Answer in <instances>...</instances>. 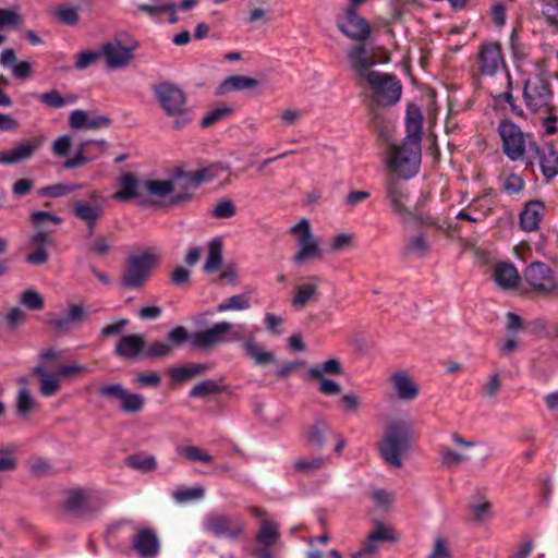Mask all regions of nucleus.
Segmentation results:
<instances>
[{"label":"nucleus","mask_w":558,"mask_h":558,"mask_svg":"<svg viewBox=\"0 0 558 558\" xmlns=\"http://www.w3.org/2000/svg\"><path fill=\"white\" fill-rule=\"evenodd\" d=\"M412 427L408 422H391L379 442L383 459L395 468L403 465V457L410 448Z\"/></svg>","instance_id":"nucleus-1"},{"label":"nucleus","mask_w":558,"mask_h":558,"mask_svg":"<svg viewBox=\"0 0 558 558\" xmlns=\"http://www.w3.org/2000/svg\"><path fill=\"white\" fill-rule=\"evenodd\" d=\"M385 165L391 177L409 180L415 177L421 166V145L402 142L390 147Z\"/></svg>","instance_id":"nucleus-2"},{"label":"nucleus","mask_w":558,"mask_h":558,"mask_svg":"<svg viewBox=\"0 0 558 558\" xmlns=\"http://www.w3.org/2000/svg\"><path fill=\"white\" fill-rule=\"evenodd\" d=\"M160 260L161 255L151 248L132 254L122 272L121 284L130 290L144 287Z\"/></svg>","instance_id":"nucleus-3"},{"label":"nucleus","mask_w":558,"mask_h":558,"mask_svg":"<svg viewBox=\"0 0 558 558\" xmlns=\"http://www.w3.org/2000/svg\"><path fill=\"white\" fill-rule=\"evenodd\" d=\"M155 96L166 116L173 120L175 129H181L191 122L192 116L186 108V98L177 85L165 82L155 87Z\"/></svg>","instance_id":"nucleus-4"},{"label":"nucleus","mask_w":558,"mask_h":558,"mask_svg":"<svg viewBox=\"0 0 558 558\" xmlns=\"http://www.w3.org/2000/svg\"><path fill=\"white\" fill-rule=\"evenodd\" d=\"M243 324L233 325L222 320L210 327L192 332V347L198 350H207L225 342H235L243 339Z\"/></svg>","instance_id":"nucleus-5"},{"label":"nucleus","mask_w":558,"mask_h":558,"mask_svg":"<svg viewBox=\"0 0 558 558\" xmlns=\"http://www.w3.org/2000/svg\"><path fill=\"white\" fill-rule=\"evenodd\" d=\"M290 234L295 240L296 251L293 255V262L296 265H303L306 262L320 259L324 251L319 240L313 233L311 222L307 218H301L289 229Z\"/></svg>","instance_id":"nucleus-6"},{"label":"nucleus","mask_w":558,"mask_h":558,"mask_svg":"<svg viewBox=\"0 0 558 558\" xmlns=\"http://www.w3.org/2000/svg\"><path fill=\"white\" fill-rule=\"evenodd\" d=\"M523 97L525 106L534 112L550 110L553 92L549 74L546 71H538L530 75L524 84Z\"/></svg>","instance_id":"nucleus-7"},{"label":"nucleus","mask_w":558,"mask_h":558,"mask_svg":"<svg viewBox=\"0 0 558 558\" xmlns=\"http://www.w3.org/2000/svg\"><path fill=\"white\" fill-rule=\"evenodd\" d=\"M372 89V97L377 105L391 106L400 100L402 86L400 82L388 74L372 72L365 80Z\"/></svg>","instance_id":"nucleus-8"},{"label":"nucleus","mask_w":558,"mask_h":558,"mask_svg":"<svg viewBox=\"0 0 558 558\" xmlns=\"http://www.w3.org/2000/svg\"><path fill=\"white\" fill-rule=\"evenodd\" d=\"M385 203L403 220L413 216L409 189L397 178L389 177L385 182Z\"/></svg>","instance_id":"nucleus-9"},{"label":"nucleus","mask_w":558,"mask_h":558,"mask_svg":"<svg viewBox=\"0 0 558 558\" xmlns=\"http://www.w3.org/2000/svg\"><path fill=\"white\" fill-rule=\"evenodd\" d=\"M523 278L537 293L549 294L558 289V276L542 262L530 264L523 272Z\"/></svg>","instance_id":"nucleus-10"},{"label":"nucleus","mask_w":558,"mask_h":558,"mask_svg":"<svg viewBox=\"0 0 558 558\" xmlns=\"http://www.w3.org/2000/svg\"><path fill=\"white\" fill-rule=\"evenodd\" d=\"M208 178L207 169H203L194 173L178 172L171 175L173 193L170 204L175 205L189 201L192 197L193 192L202 182L207 181Z\"/></svg>","instance_id":"nucleus-11"},{"label":"nucleus","mask_w":558,"mask_h":558,"mask_svg":"<svg viewBox=\"0 0 558 558\" xmlns=\"http://www.w3.org/2000/svg\"><path fill=\"white\" fill-rule=\"evenodd\" d=\"M279 538V524L271 520H263L255 537L257 546L253 555L256 558H277L275 546Z\"/></svg>","instance_id":"nucleus-12"},{"label":"nucleus","mask_w":558,"mask_h":558,"mask_svg":"<svg viewBox=\"0 0 558 558\" xmlns=\"http://www.w3.org/2000/svg\"><path fill=\"white\" fill-rule=\"evenodd\" d=\"M505 154L511 160H519L525 153V137L520 126L511 121H502L498 126Z\"/></svg>","instance_id":"nucleus-13"},{"label":"nucleus","mask_w":558,"mask_h":558,"mask_svg":"<svg viewBox=\"0 0 558 558\" xmlns=\"http://www.w3.org/2000/svg\"><path fill=\"white\" fill-rule=\"evenodd\" d=\"M203 529L218 537H228L236 539L244 531V523L233 521L231 518L218 513H208L203 521Z\"/></svg>","instance_id":"nucleus-14"},{"label":"nucleus","mask_w":558,"mask_h":558,"mask_svg":"<svg viewBox=\"0 0 558 558\" xmlns=\"http://www.w3.org/2000/svg\"><path fill=\"white\" fill-rule=\"evenodd\" d=\"M136 47L137 45L125 47L120 41H109L101 47V56L105 57L109 69L118 70L131 63Z\"/></svg>","instance_id":"nucleus-15"},{"label":"nucleus","mask_w":558,"mask_h":558,"mask_svg":"<svg viewBox=\"0 0 558 558\" xmlns=\"http://www.w3.org/2000/svg\"><path fill=\"white\" fill-rule=\"evenodd\" d=\"M338 27L343 35L353 40H365L369 35V26L352 8L347 9L345 17L338 19Z\"/></svg>","instance_id":"nucleus-16"},{"label":"nucleus","mask_w":558,"mask_h":558,"mask_svg":"<svg viewBox=\"0 0 558 558\" xmlns=\"http://www.w3.org/2000/svg\"><path fill=\"white\" fill-rule=\"evenodd\" d=\"M111 119L106 114L75 109L70 113L69 125L73 130H99L108 128Z\"/></svg>","instance_id":"nucleus-17"},{"label":"nucleus","mask_w":558,"mask_h":558,"mask_svg":"<svg viewBox=\"0 0 558 558\" xmlns=\"http://www.w3.org/2000/svg\"><path fill=\"white\" fill-rule=\"evenodd\" d=\"M173 186L171 178L167 180L149 179L144 181V204L161 205L170 204Z\"/></svg>","instance_id":"nucleus-18"},{"label":"nucleus","mask_w":558,"mask_h":558,"mask_svg":"<svg viewBox=\"0 0 558 558\" xmlns=\"http://www.w3.org/2000/svg\"><path fill=\"white\" fill-rule=\"evenodd\" d=\"M505 68L506 63L499 44L487 43L481 46L480 69L483 74L492 76Z\"/></svg>","instance_id":"nucleus-19"},{"label":"nucleus","mask_w":558,"mask_h":558,"mask_svg":"<svg viewBox=\"0 0 558 558\" xmlns=\"http://www.w3.org/2000/svg\"><path fill=\"white\" fill-rule=\"evenodd\" d=\"M137 9L141 12L146 13L155 23H162L165 21L162 15L165 14L168 15L167 22L169 24H175L179 22V17L177 15L178 4L174 2L153 0L150 3H140Z\"/></svg>","instance_id":"nucleus-20"},{"label":"nucleus","mask_w":558,"mask_h":558,"mask_svg":"<svg viewBox=\"0 0 558 558\" xmlns=\"http://www.w3.org/2000/svg\"><path fill=\"white\" fill-rule=\"evenodd\" d=\"M117 201H130L138 198L144 204V181H140L134 173L128 172L121 175L119 180V190L112 194Z\"/></svg>","instance_id":"nucleus-21"},{"label":"nucleus","mask_w":558,"mask_h":558,"mask_svg":"<svg viewBox=\"0 0 558 558\" xmlns=\"http://www.w3.org/2000/svg\"><path fill=\"white\" fill-rule=\"evenodd\" d=\"M347 57L350 68L360 77L366 80L367 74L373 72L369 69L375 65L376 61L364 45H357L350 48Z\"/></svg>","instance_id":"nucleus-22"},{"label":"nucleus","mask_w":558,"mask_h":558,"mask_svg":"<svg viewBox=\"0 0 558 558\" xmlns=\"http://www.w3.org/2000/svg\"><path fill=\"white\" fill-rule=\"evenodd\" d=\"M146 338L142 333L123 336L114 348V353L125 360L144 357Z\"/></svg>","instance_id":"nucleus-23"},{"label":"nucleus","mask_w":558,"mask_h":558,"mask_svg":"<svg viewBox=\"0 0 558 558\" xmlns=\"http://www.w3.org/2000/svg\"><path fill=\"white\" fill-rule=\"evenodd\" d=\"M44 138L34 142H22L9 150L0 151L1 165H14L28 160L34 151L40 147Z\"/></svg>","instance_id":"nucleus-24"},{"label":"nucleus","mask_w":558,"mask_h":558,"mask_svg":"<svg viewBox=\"0 0 558 558\" xmlns=\"http://www.w3.org/2000/svg\"><path fill=\"white\" fill-rule=\"evenodd\" d=\"M391 381L399 399L412 401L417 397L418 387L408 371H397L392 374Z\"/></svg>","instance_id":"nucleus-25"},{"label":"nucleus","mask_w":558,"mask_h":558,"mask_svg":"<svg viewBox=\"0 0 558 558\" xmlns=\"http://www.w3.org/2000/svg\"><path fill=\"white\" fill-rule=\"evenodd\" d=\"M545 214V205L541 201H530L525 204L520 214V227L522 230L531 232L538 229L541 220Z\"/></svg>","instance_id":"nucleus-26"},{"label":"nucleus","mask_w":558,"mask_h":558,"mask_svg":"<svg viewBox=\"0 0 558 558\" xmlns=\"http://www.w3.org/2000/svg\"><path fill=\"white\" fill-rule=\"evenodd\" d=\"M134 548L143 558H154L159 551L156 534L148 529L141 530L133 539Z\"/></svg>","instance_id":"nucleus-27"},{"label":"nucleus","mask_w":558,"mask_h":558,"mask_svg":"<svg viewBox=\"0 0 558 558\" xmlns=\"http://www.w3.org/2000/svg\"><path fill=\"white\" fill-rule=\"evenodd\" d=\"M34 373L40 377L39 392L44 397L56 395L61 387V377L58 372H48L44 366L38 365L34 368Z\"/></svg>","instance_id":"nucleus-28"},{"label":"nucleus","mask_w":558,"mask_h":558,"mask_svg":"<svg viewBox=\"0 0 558 558\" xmlns=\"http://www.w3.org/2000/svg\"><path fill=\"white\" fill-rule=\"evenodd\" d=\"M539 166L544 177L551 179L558 174V151L550 145L537 149Z\"/></svg>","instance_id":"nucleus-29"},{"label":"nucleus","mask_w":558,"mask_h":558,"mask_svg":"<svg viewBox=\"0 0 558 558\" xmlns=\"http://www.w3.org/2000/svg\"><path fill=\"white\" fill-rule=\"evenodd\" d=\"M422 116L418 108H410L407 113V136L404 142L421 145L422 140Z\"/></svg>","instance_id":"nucleus-30"},{"label":"nucleus","mask_w":558,"mask_h":558,"mask_svg":"<svg viewBox=\"0 0 558 558\" xmlns=\"http://www.w3.org/2000/svg\"><path fill=\"white\" fill-rule=\"evenodd\" d=\"M399 536L396 532V530L385 523L381 520H377L374 522V529L368 533L366 537V542H368L372 545H377L379 542H390L396 543L398 542Z\"/></svg>","instance_id":"nucleus-31"},{"label":"nucleus","mask_w":558,"mask_h":558,"mask_svg":"<svg viewBox=\"0 0 558 558\" xmlns=\"http://www.w3.org/2000/svg\"><path fill=\"white\" fill-rule=\"evenodd\" d=\"M73 214L78 219L84 220L88 225V228L93 230L97 220L101 217L102 207L80 201L74 204Z\"/></svg>","instance_id":"nucleus-32"},{"label":"nucleus","mask_w":558,"mask_h":558,"mask_svg":"<svg viewBox=\"0 0 558 558\" xmlns=\"http://www.w3.org/2000/svg\"><path fill=\"white\" fill-rule=\"evenodd\" d=\"M246 353L254 360L258 366L276 363L275 354L265 350L254 338H250L243 342Z\"/></svg>","instance_id":"nucleus-33"},{"label":"nucleus","mask_w":558,"mask_h":558,"mask_svg":"<svg viewBox=\"0 0 558 558\" xmlns=\"http://www.w3.org/2000/svg\"><path fill=\"white\" fill-rule=\"evenodd\" d=\"M495 281L504 289L513 288L519 281L517 268L511 264H498L494 271Z\"/></svg>","instance_id":"nucleus-34"},{"label":"nucleus","mask_w":558,"mask_h":558,"mask_svg":"<svg viewBox=\"0 0 558 558\" xmlns=\"http://www.w3.org/2000/svg\"><path fill=\"white\" fill-rule=\"evenodd\" d=\"M259 82L255 78L244 75H233L227 77L219 86L220 94H227L235 90L252 89L258 86Z\"/></svg>","instance_id":"nucleus-35"},{"label":"nucleus","mask_w":558,"mask_h":558,"mask_svg":"<svg viewBox=\"0 0 558 558\" xmlns=\"http://www.w3.org/2000/svg\"><path fill=\"white\" fill-rule=\"evenodd\" d=\"M85 317V307L82 304H72L64 312L63 316L53 319V325L59 329H65L70 325L83 322Z\"/></svg>","instance_id":"nucleus-36"},{"label":"nucleus","mask_w":558,"mask_h":558,"mask_svg":"<svg viewBox=\"0 0 558 558\" xmlns=\"http://www.w3.org/2000/svg\"><path fill=\"white\" fill-rule=\"evenodd\" d=\"M222 265V242L215 238L208 242V254L204 270L208 274L217 271Z\"/></svg>","instance_id":"nucleus-37"},{"label":"nucleus","mask_w":558,"mask_h":558,"mask_svg":"<svg viewBox=\"0 0 558 558\" xmlns=\"http://www.w3.org/2000/svg\"><path fill=\"white\" fill-rule=\"evenodd\" d=\"M125 464L141 472H150L157 469L156 458L146 452H136L128 456Z\"/></svg>","instance_id":"nucleus-38"},{"label":"nucleus","mask_w":558,"mask_h":558,"mask_svg":"<svg viewBox=\"0 0 558 558\" xmlns=\"http://www.w3.org/2000/svg\"><path fill=\"white\" fill-rule=\"evenodd\" d=\"M343 366L339 359L331 357L326 360L319 365H315L308 368V377H326V375H342Z\"/></svg>","instance_id":"nucleus-39"},{"label":"nucleus","mask_w":558,"mask_h":558,"mask_svg":"<svg viewBox=\"0 0 558 558\" xmlns=\"http://www.w3.org/2000/svg\"><path fill=\"white\" fill-rule=\"evenodd\" d=\"M51 13L58 22L68 26H75L80 22V9L73 4H60Z\"/></svg>","instance_id":"nucleus-40"},{"label":"nucleus","mask_w":558,"mask_h":558,"mask_svg":"<svg viewBox=\"0 0 558 558\" xmlns=\"http://www.w3.org/2000/svg\"><path fill=\"white\" fill-rule=\"evenodd\" d=\"M331 435V429L325 421H316L306 432V440L317 447H323L327 436Z\"/></svg>","instance_id":"nucleus-41"},{"label":"nucleus","mask_w":558,"mask_h":558,"mask_svg":"<svg viewBox=\"0 0 558 558\" xmlns=\"http://www.w3.org/2000/svg\"><path fill=\"white\" fill-rule=\"evenodd\" d=\"M204 495L205 489L202 486H182L172 492V498L179 505L201 500L204 497Z\"/></svg>","instance_id":"nucleus-42"},{"label":"nucleus","mask_w":558,"mask_h":558,"mask_svg":"<svg viewBox=\"0 0 558 558\" xmlns=\"http://www.w3.org/2000/svg\"><path fill=\"white\" fill-rule=\"evenodd\" d=\"M23 24V16L20 7L0 8V29L11 27L17 28Z\"/></svg>","instance_id":"nucleus-43"},{"label":"nucleus","mask_w":558,"mask_h":558,"mask_svg":"<svg viewBox=\"0 0 558 558\" xmlns=\"http://www.w3.org/2000/svg\"><path fill=\"white\" fill-rule=\"evenodd\" d=\"M36 408V401L26 387L19 390L16 398V412L20 417H27Z\"/></svg>","instance_id":"nucleus-44"},{"label":"nucleus","mask_w":558,"mask_h":558,"mask_svg":"<svg viewBox=\"0 0 558 558\" xmlns=\"http://www.w3.org/2000/svg\"><path fill=\"white\" fill-rule=\"evenodd\" d=\"M120 403V408L124 413L135 414L142 411L144 407V397L140 393L130 392L125 389Z\"/></svg>","instance_id":"nucleus-45"},{"label":"nucleus","mask_w":558,"mask_h":558,"mask_svg":"<svg viewBox=\"0 0 558 558\" xmlns=\"http://www.w3.org/2000/svg\"><path fill=\"white\" fill-rule=\"evenodd\" d=\"M38 99L51 108H62L75 104L77 97L74 95L63 97L58 90L53 89L39 95Z\"/></svg>","instance_id":"nucleus-46"},{"label":"nucleus","mask_w":558,"mask_h":558,"mask_svg":"<svg viewBox=\"0 0 558 558\" xmlns=\"http://www.w3.org/2000/svg\"><path fill=\"white\" fill-rule=\"evenodd\" d=\"M317 294L316 283H305L296 288L295 294L292 299V305L295 308H303L307 302L313 300Z\"/></svg>","instance_id":"nucleus-47"},{"label":"nucleus","mask_w":558,"mask_h":558,"mask_svg":"<svg viewBox=\"0 0 558 558\" xmlns=\"http://www.w3.org/2000/svg\"><path fill=\"white\" fill-rule=\"evenodd\" d=\"M250 306V299L246 294H235L220 302L216 310L218 313H225L228 311H245Z\"/></svg>","instance_id":"nucleus-48"},{"label":"nucleus","mask_w":558,"mask_h":558,"mask_svg":"<svg viewBox=\"0 0 558 558\" xmlns=\"http://www.w3.org/2000/svg\"><path fill=\"white\" fill-rule=\"evenodd\" d=\"M440 463L445 466L452 468L460 462L474 460L475 457L465 453H458L449 447L441 446L438 451Z\"/></svg>","instance_id":"nucleus-49"},{"label":"nucleus","mask_w":558,"mask_h":558,"mask_svg":"<svg viewBox=\"0 0 558 558\" xmlns=\"http://www.w3.org/2000/svg\"><path fill=\"white\" fill-rule=\"evenodd\" d=\"M177 452L189 461L213 462V456L198 446H178Z\"/></svg>","instance_id":"nucleus-50"},{"label":"nucleus","mask_w":558,"mask_h":558,"mask_svg":"<svg viewBox=\"0 0 558 558\" xmlns=\"http://www.w3.org/2000/svg\"><path fill=\"white\" fill-rule=\"evenodd\" d=\"M452 440L462 448H474V452L471 453V456L475 457L474 460L485 462L489 457V448L485 444L466 441L458 434L452 435Z\"/></svg>","instance_id":"nucleus-51"},{"label":"nucleus","mask_w":558,"mask_h":558,"mask_svg":"<svg viewBox=\"0 0 558 558\" xmlns=\"http://www.w3.org/2000/svg\"><path fill=\"white\" fill-rule=\"evenodd\" d=\"M208 369L206 363H196L184 367H177L172 369V377L175 380L184 381L191 377L205 373Z\"/></svg>","instance_id":"nucleus-52"},{"label":"nucleus","mask_w":558,"mask_h":558,"mask_svg":"<svg viewBox=\"0 0 558 558\" xmlns=\"http://www.w3.org/2000/svg\"><path fill=\"white\" fill-rule=\"evenodd\" d=\"M426 558H452L449 542L442 536L436 537Z\"/></svg>","instance_id":"nucleus-53"},{"label":"nucleus","mask_w":558,"mask_h":558,"mask_svg":"<svg viewBox=\"0 0 558 558\" xmlns=\"http://www.w3.org/2000/svg\"><path fill=\"white\" fill-rule=\"evenodd\" d=\"M171 353V344L166 341H154L149 344L145 343L144 357L157 359L165 357Z\"/></svg>","instance_id":"nucleus-54"},{"label":"nucleus","mask_w":558,"mask_h":558,"mask_svg":"<svg viewBox=\"0 0 558 558\" xmlns=\"http://www.w3.org/2000/svg\"><path fill=\"white\" fill-rule=\"evenodd\" d=\"M87 501V493L82 488H74L68 492L65 507L72 511L81 510Z\"/></svg>","instance_id":"nucleus-55"},{"label":"nucleus","mask_w":558,"mask_h":558,"mask_svg":"<svg viewBox=\"0 0 558 558\" xmlns=\"http://www.w3.org/2000/svg\"><path fill=\"white\" fill-rule=\"evenodd\" d=\"M325 463L324 457L300 458L294 461V468L300 472L311 473L323 468Z\"/></svg>","instance_id":"nucleus-56"},{"label":"nucleus","mask_w":558,"mask_h":558,"mask_svg":"<svg viewBox=\"0 0 558 558\" xmlns=\"http://www.w3.org/2000/svg\"><path fill=\"white\" fill-rule=\"evenodd\" d=\"M81 184H53L39 190L41 196L60 197L81 189Z\"/></svg>","instance_id":"nucleus-57"},{"label":"nucleus","mask_w":558,"mask_h":558,"mask_svg":"<svg viewBox=\"0 0 558 558\" xmlns=\"http://www.w3.org/2000/svg\"><path fill=\"white\" fill-rule=\"evenodd\" d=\"M354 236L351 233L342 232L335 235L328 244V250L331 253H339L353 245Z\"/></svg>","instance_id":"nucleus-58"},{"label":"nucleus","mask_w":558,"mask_h":558,"mask_svg":"<svg viewBox=\"0 0 558 558\" xmlns=\"http://www.w3.org/2000/svg\"><path fill=\"white\" fill-rule=\"evenodd\" d=\"M21 303L28 310L33 311H38L44 307L43 296L33 289H28L22 293Z\"/></svg>","instance_id":"nucleus-59"},{"label":"nucleus","mask_w":558,"mask_h":558,"mask_svg":"<svg viewBox=\"0 0 558 558\" xmlns=\"http://www.w3.org/2000/svg\"><path fill=\"white\" fill-rule=\"evenodd\" d=\"M101 57V50H86L77 56L75 68L80 71L95 64Z\"/></svg>","instance_id":"nucleus-60"},{"label":"nucleus","mask_w":558,"mask_h":558,"mask_svg":"<svg viewBox=\"0 0 558 558\" xmlns=\"http://www.w3.org/2000/svg\"><path fill=\"white\" fill-rule=\"evenodd\" d=\"M231 108L227 106H221L213 109L211 111L207 112L203 119H202V126L207 128L209 125L215 124L216 122L220 121L225 117L231 113Z\"/></svg>","instance_id":"nucleus-61"},{"label":"nucleus","mask_w":558,"mask_h":558,"mask_svg":"<svg viewBox=\"0 0 558 558\" xmlns=\"http://www.w3.org/2000/svg\"><path fill=\"white\" fill-rule=\"evenodd\" d=\"M219 391L218 385L214 380H203L198 384H196L191 392V397H205L209 395H214Z\"/></svg>","instance_id":"nucleus-62"},{"label":"nucleus","mask_w":558,"mask_h":558,"mask_svg":"<svg viewBox=\"0 0 558 558\" xmlns=\"http://www.w3.org/2000/svg\"><path fill=\"white\" fill-rule=\"evenodd\" d=\"M57 372L59 373L61 378H76L88 373L89 368L80 363H71L61 366Z\"/></svg>","instance_id":"nucleus-63"},{"label":"nucleus","mask_w":558,"mask_h":558,"mask_svg":"<svg viewBox=\"0 0 558 558\" xmlns=\"http://www.w3.org/2000/svg\"><path fill=\"white\" fill-rule=\"evenodd\" d=\"M72 148V137L68 134L59 136L52 143V151L58 157H66Z\"/></svg>","instance_id":"nucleus-64"}]
</instances>
